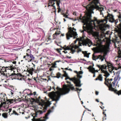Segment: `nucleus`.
<instances>
[{"label": "nucleus", "mask_w": 121, "mask_h": 121, "mask_svg": "<svg viewBox=\"0 0 121 121\" xmlns=\"http://www.w3.org/2000/svg\"><path fill=\"white\" fill-rule=\"evenodd\" d=\"M99 80L100 81H103V77L101 74H99L98 78L95 79V80Z\"/></svg>", "instance_id": "21"}, {"label": "nucleus", "mask_w": 121, "mask_h": 121, "mask_svg": "<svg viewBox=\"0 0 121 121\" xmlns=\"http://www.w3.org/2000/svg\"><path fill=\"white\" fill-rule=\"evenodd\" d=\"M82 60L84 61H86V60H85L84 59H82Z\"/></svg>", "instance_id": "50"}, {"label": "nucleus", "mask_w": 121, "mask_h": 121, "mask_svg": "<svg viewBox=\"0 0 121 121\" xmlns=\"http://www.w3.org/2000/svg\"><path fill=\"white\" fill-rule=\"evenodd\" d=\"M9 74H7V73H6L5 76H6L7 77H8L9 76ZM17 75L15 73H12L11 74L9 75V76L13 77V76H15Z\"/></svg>", "instance_id": "23"}, {"label": "nucleus", "mask_w": 121, "mask_h": 121, "mask_svg": "<svg viewBox=\"0 0 121 121\" xmlns=\"http://www.w3.org/2000/svg\"><path fill=\"white\" fill-rule=\"evenodd\" d=\"M88 111H91V110H89V109H88Z\"/></svg>", "instance_id": "57"}, {"label": "nucleus", "mask_w": 121, "mask_h": 121, "mask_svg": "<svg viewBox=\"0 0 121 121\" xmlns=\"http://www.w3.org/2000/svg\"><path fill=\"white\" fill-rule=\"evenodd\" d=\"M64 17H65L66 18H68V16L67 15H66V14H64Z\"/></svg>", "instance_id": "36"}, {"label": "nucleus", "mask_w": 121, "mask_h": 121, "mask_svg": "<svg viewBox=\"0 0 121 121\" xmlns=\"http://www.w3.org/2000/svg\"><path fill=\"white\" fill-rule=\"evenodd\" d=\"M63 52H65V53H66L67 52V51H63Z\"/></svg>", "instance_id": "42"}, {"label": "nucleus", "mask_w": 121, "mask_h": 121, "mask_svg": "<svg viewBox=\"0 0 121 121\" xmlns=\"http://www.w3.org/2000/svg\"><path fill=\"white\" fill-rule=\"evenodd\" d=\"M97 66L99 69H100L101 70V72L104 74V76L106 77V78L108 77L109 75V73L106 70H104V69H106L107 67V65H97ZM108 67L109 70L111 69H109L110 68L112 69H112H112V68H111L112 67L111 65H108ZM114 69V70L115 69H116L117 70L116 68H115Z\"/></svg>", "instance_id": "6"}, {"label": "nucleus", "mask_w": 121, "mask_h": 121, "mask_svg": "<svg viewBox=\"0 0 121 121\" xmlns=\"http://www.w3.org/2000/svg\"><path fill=\"white\" fill-rule=\"evenodd\" d=\"M74 72L77 74V76L78 78H81L82 77V76L81 75V74H82L83 73V72L82 71H80L79 72H78L77 71H74Z\"/></svg>", "instance_id": "17"}, {"label": "nucleus", "mask_w": 121, "mask_h": 121, "mask_svg": "<svg viewBox=\"0 0 121 121\" xmlns=\"http://www.w3.org/2000/svg\"><path fill=\"white\" fill-rule=\"evenodd\" d=\"M8 92L9 95L11 96H14L16 95V92L14 90L10 89L9 90Z\"/></svg>", "instance_id": "14"}, {"label": "nucleus", "mask_w": 121, "mask_h": 121, "mask_svg": "<svg viewBox=\"0 0 121 121\" xmlns=\"http://www.w3.org/2000/svg\"><path fill=\"white\" fill-rule=\"evenodd\" d=\"M104 115H105V117H106V114H104Z\"/></svg>", "instance_id": "62"}, {"label": "nucleus", "mask_w": 121, "mask_h": 121, "mask_svg": "<svg viewBox=\"0 0 121 121\" xmlns=\"http://www.w3.org/2000/svg\"><path fill=\"white\" fill-rule=\"evenodd\" d=\"M55 42L56 43V44L57 45L60 46V42H59L58 43L57 42H56V41H55Z\"/></svg>", "instance_id": "35"}, {"label": "nucleus", "mask_w": 121, "mask_h": 121, "mask_svg": "<svg viewBox=\"0 0 121 121\" xmlns=\"http://www.w3.org/2000/svg\"><path fill=\"white\" fill-rule=\"evenodd\" d=\"M82 53L84 54V57H86L88 58L89 57V54L87 53V52L86 51H82Z\"/></svg>", "instance_id": "22"}, {"label": "nucleus", "mask_w": 121, "mask_h": 121, "mask_svg": "<svg viewBox=\"0 0 121 121\" xmlns=\"http://www.w3.org/2000/svg\"><path fill=\"white\" fill-rule=\"evenodd\" d=\"M14 114L15 115H18V114L14 110H13V113H11V114Z\"/></svg>", "instance_id": "27"}, {"label": "nucleus", "mask_w": 121, "mask_h": 121, "mask_svg": "<svg viewBox=\"0 0 121 121\" xmlns=\"http://www.w3.org/2000/svg\"><path fill=\"white\" fill-rule=\"evenodd\" d=\"M7 67H6L5 68L4 67H2L1 68V71L2 72H4L6 73L7 71V70H9L11 71V70L10 69H7V68H8Z\"/></svg>", "instance_id": "19"}, {"label": "nucleus", "mask_w": 121, "mask_h": 121, "mask_svg": "<svg viewBox=\"0 0 121 121\" xmlns=\"http://www.w3.org/2000/svg\"><path fill=\"white\" fill-rule=\"evenodd\" d=\"M64 36V34H61V36Z\"/></svg>", "instance_id": "45"}, {"label": "nucleus", "mask_w": 121, "mask_h": 121, "mask_svg": "<svg viewBox=\"0 0 121 121\" xmlns=\"http://www.w3.org/2000/svg\"><path fill=\"white\" fill-rule=\"evenodd\" d=\"M69 19H72V18H69Z\"/></svg>", "instance_id": "64"}, {"label": "nucleus", "mask_w": 121, "mask_h": 121, "mask_svg": "<svg viewBox=\"0 0 121 121\" xmlns=\"http://www.w3.org/2000/svg\"><path fill=\"white\" fill-rule=\"evenodd\" d=\"M114 69H112L111 71H111L112 73H113V74L115 76L114 79V81L112 82L113 85L112 84L111 82L113 80L111 78L109 79L108 78L107 79V78H105V81L104 82V84L107 85L109 88L110 90L113 91V88H112V86H117L118 82L121 79V77L120 76V70H117L115 69L114 71Z\"/></svg>", "instance_id": "3"}, {"label": "nucleus", "mask_w": 121, "mask_h": 121, "mask_svg": "<svg viewBox=\"0 0 121 121\" xmlns=\"http://www.w3.org/2000/svg\"><path fill=\"white\" fill-rule=\"evenodd\" d=\"M35 70V69L33 68H31L28 69H27L28 72L31 75L33 74V72Z\"/></svg>", "instance_id": "20"}, {"label": "nucleus", "mask_w": 121, "mask_h": 121, "mask_svg": "<svg viewBox=\"0 0 121 121\" xmlns=\"http://www.w3.org/2000/svg\"><path fill=\"white\" fill-rule=\"evenodd\" d=\"M105 55L104 54L103 55H99L97 56H95V53H94L92 55V59L93 60L95 61L96 60L99 59L102 62L104 60V59H105Z\"/></svg>", "instance_id": "13"}, {"label": "nucleus", "mask_w": 121, "mask_h": 121, "mask_svg": "<svg viewBox=\"0 0 121 121\" xmlns=\"http://www.w3.org/2000/svg\"><path fill=\"white\" fill-rule=\"evenodd\" d=\"M119 18H121V16H119Z\"/></svg>", "instance_id": "52"}, {"label": "nucleus", "mask_w": 121, "mask_h": 121, "mask_svg": "<svg viewBox=\"0 0 121 121\" xmlns=\"http://www.w3.org/2000/svg\"><path fill=\"white\" fill-rule=\"evenodd\" d=\"M52 88H53V89H54V91H56V89H55V87L54 86H53L52 87Z\"/></svg>", "instance_id": "43"}, {"label": "nucleus", "mask_w": 121, "mask_h": 121, "mask_svg": "<svg viewBox=\"0 0 121 121\" xmlns=\"http://www.w3.org/2000/svg\"><path fill=\"white\" fill-rule=\"evenodd\" d=\"M109 48L108 46H105L103 47L102 50L97 47L94 48H92V50L95 53H99L103 52H105L108 50Z\"/></svg>", "instance_id": "11"}, {"label": "nucleus", "mask_w": 121, "mask_h": 121, "mask_svg": "<svg viewBox=\"0 0 121 121\" xmlns=\"http://www.w3.org/2000/svg\"><path fill=\"white\" fill-rule=\"evenodd\" d=\"M88 69L89 70L90 72L93 73H94L96 72H98V70H96L94 68L92 67L91 66H90L88 68Z\"/></svg>", "instance_id": "15"}, {"label": "nucleus", "mask_w": 121, "mask_h": 121, "mask_svg": "<svg viewBox=\"0 0 121 121\" xmlns=\"http://www.w3.org/2000/svg\"><path fill=\"white\" fill-rule=\"evenodd\" d=\"M69 30L68 32L66 34V37L67 39L69 40L70 39V38L73 37V38H76L77 37L78 34L76 31H75L73 30H76V29L73 28V30L72 29V28L70 27L69 28Z\"/></svg>", "instance_id": "8"}, {"label": "nucleus", "mask_w": 121, "mask_h": 121, "mask_svg": "<svg viewBox=\"0 0 121 121\" xmlns=\"http://www.w3.org/2000/svg\"><path fill=\"white\" fill-rule=\"evenodd\" d=\"M94 74V75L93 76V77H95V73H93Z\"/></svg>", "instance_id": "48"}, {"label": "nucleus", "mask_w": 121, "mask_h": 121, "mask_svg": "<svg viewBox=\"0 0 121 121\" xmlns=\"http://www.w3.org/2000/svg\"><path fill=\"white\" fill-rule=\"evenodd\" d=\"M28 53H26V56H24L23 57V58H26V60L28 59Z\"/></svg>", "instance_id": "29"}, {"label": "nucleus", "mask_w": 121, "mask_h": 121, "mask_svg": "<svg viewBox=\"0 0 121 121\" xmlns=\"http://www.w3.org/2000/svg\"><path fill=\"white\" fill-rule=\"evenodd\" d=\"M1 74L2 75L5 76V75L6 73L5 72H1Z\"/></svg>", "instance_id": "33"}, {"label": "nucleus", "mask_w": 121, "mask_h": 121, "mask_svg": "<svg viewBox=\"0 0 121 121\" xmlns=\"http://www.w3.org/2000/svg\"><path fill=\"white\" fill-rule=\"evenodd\" d=\"M60 33V31H59L58 30H57V31H56L55 34L53 35L55 36V35H59Z\"/></svg>", "instance_id": "28"}, {"label": "nucleus", "mask_w": 121, "mask_h": 121, "mask_svg": "<svg viewBox=\"0 0 121 121\" xmlns=\"http://www.w3.org/2000/svg\"><path fill=\"white\" fill-rule=\"evenodd\" d=\"M64 19V22H65L66 21V20L65 19Z\"/></svg>", "instance_id": "54"}, {"label": "nucleus", "mask_w": 121, "mask_h": 121, "mask_svg": "<svg viewBox=\"0 0 121 121\" xmlns=\"http://www.w3.org/2000/svg\"><path fill=\"white\" fill-rule=\"evenodd\" d=\"M56 92L53 91L49 94V97L53 101H56V103L59 100L60 96V88L58 86L56 88Z\"/></svg>", "instance_id": "4"}, {"label": "nucleus", "mask_w": 121, "mask_h": 121, "mask_svg": "<svg viewBox=\"0 0 121 121\" xmlns=\"http://www.w3.org/2000/svg\"><path fill=\"white\" fill-rule=\"evenodd\" d=\"M60 48L58 49V48H57L56 49V50L57 51V52L59 53L60 54Z\"/></svg>", "instance_id": "30"}, {"label": "nucleus", "mask_w": 121, "mask_h": 121, "mask_svg": "<svg viewBox=\"0 0 121 121\" xmlns=\"http://www.w3.org/2000/svg\"><path fill=\"white\" fill-rule=\"evenodd\" d=\"M36 92H33V94L34 95H36Z\"/></svg>", "instance_id": "40"}, {"label": "nucleus", "mask_w": 121, "mask_h": 121, "mask_svg": "<svg viewBox=\"0 0 121 121\" xmlns=\"http://www.w3.org/2000/svg\"><path fill=\"white\" fill-rule=\"evenodd\" d=\"M96 101H97L98 102H99L98 100L97 99H96Z\"/></svg>", "instance_id": "47"}, {"label": "nucleus", "mask_w": 121, "mask_h": 121, "mask_svg": "<svg viewBox=\"0 0 121 121\" xmlns=\"http://www.w3.org/2000/svg\"><path fill=\"white\" fill-rule=\"evenodd\" d=\"M50 105L49 103H44L42 105V107L43 108V111L39 110L37 111L36 112V114H33V117L32 120L33 121H46L48 119L49 117L48 116L50 113L53 112L54 111V106L52 107L51 109H49L48 111V112L45 114V116L44 117L39 119H36L35 117H37V115L42 114L43 112H45L47 110V107L49 106Z\"/></svg>", "instance_id": "2"}, {"label": "nucleus", "mask_w": 121, "mask_h": 121, "mask_svg": "<svg viewBox=\"0 0 121 121\" xmlns=\"http://www.w3.org/2000/svg\"><path fill=\"white\" fill-rule=\"evenodd\" d=\"M75 42V43H76V40H75L74 41Z\"/></svg>", "instance_id": "58"}, {"label": "nucleus", "mask_w": 121, "mask_h": 121, "mask_svg": "<svg viewBox=\"0 0 121 121\" xmlns=\"http://www.w3.org/2000/svg\"><path fill=\"white\" fill-rule=\"evenodd\" d=\"M54 1L56 2L57 6L59 8L58 11V12L59 13L60 11V6L59 5L60 4V0H52V1H50V3L52 4L53 3V4H50V3H49L48 5V7H49L50 6L53 7V8H54L55 9H56L55 6L54 5V4H55V3L54 2Z\"/></svg>", "instance_id": "12"}, {"label": "nucleus", "mask_w": 121, "mask_h": 121, "mask_svg": "<svg viewBox=\"0 0 121 121\" xmlns=\"http://www.w3.org/2000/svg\"><path fill=\"white\" fill-rule=\"evenodd\" d=\"M92 116L93 117H94V114H93V113L92 114Z\"/></svg>", "instance_id": "55"}, {"label": "nucleus", "mask_w": 121, "mask_h": 121, "mask_svg": "<svg viewBox=\"0 0 121 121\" xmlns=\"http://www.w3.org/2000/svg\"><path fill=\"white\" fill-rule=\"evenodd\" d=\"M116 93L117 94H118L119 95L120 94H121V90L117 91V92H116Z\"/></svg>", "instance_id": "32"}, {"label": "nucleus", "mask_w": 121, "mask_h": 121, "mask_svg": "<svg viewBox=\"0 0 121 121\" xmlns=\"http://www.w3.org/2000/svg\"><path fill=\"white\" fill-rule=\"evenodd\" d=\"M118 57L119 58H121V51L120 52V53H119V55Z\"/></svg>", "instance_id": "34"}, {"label": "nucleus", "mask_w": 121, "mask_h": 121, "mask_svg": "<svg viewBox=\"0 0 121 121\" xmlns=\"http://www.w3.org/2000/svg\"><path fill=\"white\" fill-rule=\"evenodd\" d=\"M54 78H59L60 77V73L59 72H58L56 74V76H54Z\"/></svg>", "instance_id": "24"}, {"label": "nucleus", "mask_w": 121, "mask_h": 121, "mask_svg": "<svg viewBox=\"0 0 121 121\" xmlns=\"http://www.w3.org/2000/svg\"><path fill=\"white\" fill-rule=\"evenodd\" d=\"M100 103H101V104H103V103L102 102H101Z\"/></svg>", "instance_id": "61"}, {"label": "nucleus", "mask_w": 121, "mask_h": 121, "mask_svg": "<svg viewBox=\"0 0 121 121\" xmlns=\"http://www.w3.org/2000/svg\"><path fill=\"white\" fill-rule=\"evenodd\" d=\"M60 62V60L56 61L55 63L54 64V67H56V66L58 64V63Z\"/></svg>", "instance_id": "25"}, {"label": "nucleus", "mask_w": 121, "mask_h": 121, "mask_svg": "<svg viewBox=\"0 0 121 121\" xmlns=\"http://www.w3.org/2000/svg\"><path fill=\"white\" fill-rule=\"evenodd\" d=\"M80 41L79 42V46H82V44L83 46H86L90 47L91 45H92V43L91 41L88 38H86V39H84L83 40L80 39Z\"/></svg>", "instance_id": "9"}, {"label": "nucleus", "mask_w": 121, "mask_h": 121, "mask_svg": "<svg viewBox=\"0 0 121 121\" xmlns=\"http://www.w3.org/2000/svg\"><path fill=\"white\" fill-rule=\"evenodd\" d=\"M119 27L121 29V23L119 24Z\"/></svg>", "instance_id": "44"}, {"label": "nucleus", "mask_w": 121, "mask_h": 121, "mask_svg": "<svg viewBox=\"0 0 121 121\" xmlns=\"http://www.w3.org/2000/svg\"><path fill=\"white\" fill-rule=\"evenodd\" d=\"M29 51V49H28L27 51V52H28V51Z\"/></svg>", "instance_id": "56"}, {"label": "nucleus", "mask_w": 121, "mask_h": 121, "mask_svg": "<svg viewBox=\"0 0 121 121\" xmlns=\"http://www.w3.org/2000/svg\"><path fill=\"white\" fill-rule=\"evenodd\" d=\"M32 64L33 65L34 67H35V64H33V63H32Z\"/></svg>", "instance_id": "51"}, {"label": "nucleus", "mask_w": 121, "mask_h": 121, "mask_svg": "<svg viewBox=\"0 0 121 121\" xmlns=\"http://www.w3.org/2000/svg\"><path fill=\"white\" fill-rule=\"evenodd\" d=\"M16 61H13V64H16Z\"/></svg>", "instance_id": "41"}, {"label": "nucleus", "mask_w": 121, "mask_h": 121, "mask_svg": "<svg viewBox=\"0 0 121 121\" xmlns=\"http://www.w3.org/2000/svg\"><path fill=\"white\" fill-rule=\"evenodd\" d=\"M66 82L69 84H68V86L66 85H64L63 86V88L62 89L61 88V95L68 93L70 91V88L72 90L74 89V87L73 86V85L71 84L70 82L67 81H66Z\"/></svg>", "instance_id": "5"}, {"label": "nucleus", "mask_w": 121, "mask_h": 121, "mask_svg": "<svg viewBox=\"0 0 121 121\" xmlns=\"http://www.w3.org/2000/svg\"><path fill=\"white\" fill-rule=\"evenodd\" d=\"M91 15L87 13L86 17L84 16L82 18L80 17L79 19L81 20L82 22L84 23L83 26V30H80L81 32H83L84 31H87L88 33L92 34L95 38L97 42L98 41H101L98 33L94 32L93 31V26L99 28L102 31H105L107 28V26L105 25L102 24V23L100 22L97 20L96 18L95 17L94 20H91Z\"/></svg>", "instance_id": "1"}, {"label": "nucleus", "mask_w": 121, "mask_h": 121, "mask_svg": "<svg viewBox=\"0 0 121 121\" xmlns=\"http://www.w3.org/2000/svg\"><path fill=\"white\" fill-rule=\"evenodd\" d=\"M28 80H31V79H30L29 78H28Z\"/></svg>", "instance_id": "53"}, {"label": "nucleus", "mask_w": 121, "mask_h": 121, "mask_svg": "<svg viewBox=\"0 0 121 121\" xmlns=\"http://www.w3.org/2000/svg\"><path fill=\"white\" fill-rule=\"evenodd\" d=\"M103 37L102 35L100 37V39L101 40V42L99 41H97V44H98L99 45L101 44L102 42H105L106 41V39H102L103 38Z\"/></svg>", "instance_id": "18"}, {"label": "nucleus", "mask_w": 121, "mask_h": 121, "mask_svg": "<svg viewBox=\"0 0 121 121\" xmlns=\"http://www.w3.org/2000/svg\"><path fill=\"white\" fill-rule=\"evenodd\" d=\"M64 72V73L63 75V76L66 77L65 78V80L67 79H69L70 80L72 81L75 84L76 86L81 87L82 84H80L81 81L77 78L74 77L72 78H70L68 76L67 74L65 72Z\"/></svg>", "instance_id": "7"}, {"label": "nucleus", "mask_w": 121, "mask_h": 121, "mask_svg": "<svg viewBox=\"0 0 121 121\" xmlns=\"http://www.w3.org/2000/svg\"><path fill=\"white\" fill-rule=\"evenodd\" d=\"M12 110V109H9V114H10V112H11Z\"/></svg>", "instance_id": "39"}, {"label": "nucleus", "mask_w": 121, "mask_h": 121, "mask_svg": "<svg viewBox=\"0 0 121 121\" xmlns=\"http://www.w3.org/2000/svg\"><path fill=\"white\" fill-rule=\"evenodd\" d=\"M104 113H105V112H103V114H105Z\"/></svg>", "instance_id": "63"}, {"label": "nucleus", "mask_w": 121, "mask_h": 121, "mask_svg": "<svg viewBox=\"0 0 121 121\" xmlns=\"http://www.w3.org/2000/svg\"><path fill=\"white\" fill-rule=\"evenodd\" d=\"M67 58H69V59H70L71 58V56L69 57L68 56H67Z\"/></svg>", "instance_id": "46"}, {"label": "nucleus", "mask_w": 121, "mask_h": 121, "mask_svg": "<svg viewBox=\"0 0 121 121\" xmlns=\"http://www.w3.org/2000/svg\"><path fill=\"white\" fill-rule=\"evenodd\" d=\"M81 102H82V104H83V102L82 101Z\"/></svg>", "instance_id": "59"}, {"label": "nucleus", "mask_w": 121, "mask_h": 121, "mask_svg": "<svg viewBox=\"0 0 121 121\" xmlns=\"http://www.w3.org/2000/svg\"><path fill=\"white\" fill-rule=\"evenodd\" d=\"M48 40H50L51 39L49 37H48Z\"/></svg>", "instance_id": "49"}, {"label": "nucleus", "mask_w": 121, "mask_h": 121, "mask_svg": "<svg viewBox=\"0 0 121 121\" xmlns=\"http://www.w3.org/2000/svg\"><path fill=\"white\" fill-rule=\"evenodd\" d=\"M7 113H4L2 114V116L4 118H6L7 117Z\"/></svg>", "instance_id": "26"}, {"label": "nucleus", "mask_w": 121, "mask_h": 121, "mask_svg": "<svg viewBox=\"0 0 121 121\" xmlns=\"http://www.w3.org/2000/svg\"><path fill=\"white\" fill-rule=\"evenodd\" d=\"M43 79L45 80H47L46 79Z\"/></svg>", "instance_id": "60"}, {"label": "nucleus", "mask_w": 121, "mask_h": 121, "mask_svg": "<svg viewBox=\"0 0 121 121\" xmlns=\"http://www.w3.org/2000/svg\"><path fill=\"white\" fill-rule=\"evenodd\" d=\"M28 58L29 60L28 61L29 62L31 61L32 60H34L35 59V57L31 54V53L30 52L28 53Z\"/></svg>", "instance_id": "16"}, {"label": "nucleus", "mask_w": 121, "mask_h": 121, "mask_svg": "<svg viewBox=\"0 0 121 121\" xmlns=\"http://www.w3.org/2000/svg\"><path fill=\"white\" fill-rule=\"evenodd\" d=\"M99 94V92L97 91H95V94L96 95H98Z\"/></svg>", "instance_id": "37"}, {"label": "nucleus", "mask_w": 121, "mask_h": 121, "mask_svg": "<svg viewBox=\"0 0 121 121\" xmlns=\"http://www.w3.org/2000/svg\"><path fill=\"white\" fill-rule=\"evenodd\" d=\"M79 46L77 45H75L74 46L73 44L72 43V44L71 45L68 46L66 47V50H70L72 53L73 54L75 52V49L78 48L77 52L78 53L79 52H81L82 51V50L81 49L79 48Z\"/></svg>", "instance_id": "10"}, {"label": "nucleus", "mask_w": 121, "mask_h": 121, "mask_svg": "<svg viewBox=\"0 0 121 121\" xmlns=\"http://www.w3.org/2000/svg\"><path fill=\"white\" fill-rule=\"evenodd\" d=\"M13 99H10L9 100V102L10 103H13Z\"/></svg>", "instance_id": "31"}, {"label": "nucleus", "mask_w": 121, "mask_h": 121, "mask_svg": "<svg viewBox=\"0 0 121 121\" xmlns=\"http://www.w3.org/2000/svg\"><path fill=\"white\" fill-rule=\"evenodd\" d=\"M76 89H77V91L79 90V91H80L82 90V89H79L78 88H76Z\"/></svg>", "instance_id": "38"}]
</instances>
